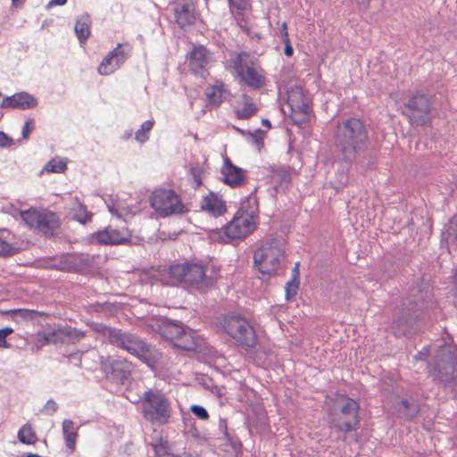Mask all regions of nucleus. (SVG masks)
<instances>
[{
  "label": "nucleus",
  "instance_id": "obj_1",
  "mask_svg": "<svg viewBox=\"0 0 457 457\" xmlns=\"http://www.w3.org/2000/svg\"><path fill=\"white\" fill-rule=\"evenodd\" d=\"M368 129L356 118H348L338 122L335 132L336 146L345 162L357 161L366 150Z\"/></svg>",
  "mask_w": 457,
  "mask_h": 457
},
{
  "label": "nucleus",
  "instance_id": "obj_2",
  "mask_svg": "<svg viewBox=\"0 0 457 457\" xmlns=\"http://www.w3.org/2000/svg\"><path fill=\"white\" fill-rule=\"evenodd\" d=\"M104 335L113 345L135 355L147 365L152 366L160 358V353L138 336L120 329L107 328Z\"/></svg>",
  "mask_w": 457,
  "mask_h": 457
},
{
  "label": "nucleus",
  "instance_id": "obj_3",
  "mask_svg": "<svg viewBox=\"0 0 457 457\" xmlns=\"http://www.w3.org/2000/svg\"><path fill=\"white\" fill-rule=\"evenodd\" d=\"M256 197L249 195L246 202H242L233 219L224 227V235L229 240H238L252 233L258 220Z\"/></svg>",
  "mask_w": 457,
  "mask_h": 457
},
{
  "label": "nucleus",
  "instance_id": "obj_4",
  "mask_svg": "<svg viewBox=\"0 0 457 457\" xmlns=\"http://www.w3.org/2000/svg\"><path fill=\"white\" fill-rule=\"evenodd\" d=\"M285 261V241L282 238H273L266 242L253 255L256 269L267 275L276 274L283 267Z\"/></svg>",
  "mask_w": 457,
  "mask_h": 457
},
{
  "label": "nucleus",
  "instance_id": "obj_5",
  "mask_svg": "<svg viewBox=\"0 0 457 457\" xmlns=\"http://www.w3.org/2000/svg\"><path fill=\"white\" fill-rule=\"evenodd\" d=\"M172 286L184 287H195L199 289L210 288L214 278L206 275L204 267L197 262H184L170 265Z\"/></svg>",
  "mask_w": 457,
  "mask_h": 457
},
{
  "label": "nucleus",
  "instance_id": "obj_6",
  "mask_svg": "<svg viewBox=\"0 0 457 457\" xmlns=\"http://www.w3.org/2000/svg\"><path fill=\"white\" fill-rule=\"evenodd\" d=\"M141 409L144 418L153 424L164 425L171 416L170 403L159 391H145L141 396Z\"/></svg>",
  "mask_w": 457,
  "mask_h": 457
},
{
  "label": "nucleus",
  "instance_id": "obj_7",
  "mask_svg": "<svg viewBox=\"0 0 457 457\" xmlns=\"http://www.w3.org/2000/svg\"><path fill=\"white\" fill-rule=\"evenodd\" d=\"M21 218L29 227L37 229L47 237L57 235L61 226L58 215L47 209L30 208L21 212Z\"/></svg>",
  "mask_w": 457,
  "mask_h": 457
},
{
  "label": "nucleus",
  "instance_id": "obj_8",
  "mask_svg": "<svg viewBox=\"0 0 457 457\" xmlns=\"http://www.w3.org/2000/svg\"><path fill=\"white\" fill-rule=\"evenodd\" d=\"M233 69L241 83L249 87L259 89L265 86V72L257 65L247 53L242 52L232 60Z\"/></svg>",
  "mask_w": 457,
  "mask_h": 457
},
{
  "label": "nucleus",
  "instance_id": "obj_9",
  "mask_svg": "<svg viewBox=\"0 0 457 457\" xmlns=\"http://www.w3.org/2000/svg\"><path fill=\"white\" fill-rule=\"evenodd\" d=\"M222 328L229 337L245 347L253 348L257 344L253 328L247 320L239 315L224 317Z\"/></svg>",
  "mask_w": 457,
  "mask_h": 457
},
{
  "label": "nucleus",
  "instance_id": "obj_10",
  "mask_svg": "<svg viewBox=\"0 0 457 457\" xmlns=\"http://www.w3.org/2000/svg\"><path fill=\"white\" fill-rule=\"evenodd\" d=\"M151 206L162 217L186 212L180 197L170 189H156L150 198Z\"/></svg>",
  "mask_w": 457,
  "mask_h": 457
},
{
  "label": "nucleus",
  "instance_id": "obj_11",
  "mask_svg": "<svg viewBox=\"0 0 457 457\" xmlns=\"http://www.w3.org/2000/svg\"><path fill=\"white\" fill-rule=\"evenodd\" d=\"M407 109L410 122L416 126H422L430 121L432 118V104L430 97L422 93L411 95L403 104Z\"/></svg>",
  "mask_w": 457,
  "mask_h": 457
},
{
  "label": "nucleus",
  "instance_id": "obj_12",
  "mask_svg": "<svg viewBox=\"0 0 457 457\" xmlns=\"http://www.w3.org/2000/svg\"><path fill=\"white\" fill-rule=\"evenodd\" d=\"M456 358L457 354L454 352L444 346L438 351L430 373L441 383L445 385L450 383L454 378Z\"/></svg>",
  "mask_w": 457,
  "mask_h": 457
},
{
  "label": "nucleus",
  "instance_id": "obj_13",
  "mask_svg": "<svg viewBox=\"0 0 457 457\" xmlns=\"http://www.w3.org/2000/svg\"><path fill=\"white\" fill-rule=\"evenodd\" d=\"M359 408V403L356 401L346 398L341 406L339 415L332 418V426L345 433L356 430L360 423Z\"/></svg>",
  "mask_w": 457,
  "mask_h": 457
},
{
  "label": "nucleus",
  "instance_id": "obj_14",
  "mask_svg": "<svg viewBox=\"0 0 457 457\" xmlns=\"http://www.w3.org/2000/svg\"><path fill=\"white\" fill-rule=\"evenodd\" d=\"M102 370L106 378L116 384H125L129 378L133 370V365L125 358L108 357L102 361Z\"/></svg>",
  "mask_w": 457,
  "mask_h": 457
},
{
  "label": "nucleus",
  "instance_id": "obj_15",
  "mask_svg": "<svg viewBox=\"0 0 457 457\" xmlns=\"http://www.w3.org/2000/svg\"><path fill=\"white\" fill-rule=\"evenodd\" d=\"M133 50L129 43L118 44L117 46L104 58L98 67L101 75H110L119 70L131 55Z\"/></svg>",
  "mask_w": 457,
  "mask_h": 457
},
{
  "label": "nucleus",
  "instance_id": "obj_16",
  "mask_svg": "<svg viewBox=\"0 0 457 457\" xmlns=\"http://www.w3.org/2000/svg\"><path fill=\"white\" fill-rule=\"evenodd\" d=\"M170 7L179 28L185 29L195 22L196 16L193 0H172Z\"/></svg>",
  "mask_w": 457,
  "mask_h": 457
},
{
  "label": "nucleus",
  "instance_id": "obj_17",
  "mask_svg": "<svg viewBox=\"0 0 457 457\" xmlns=\"http://www.w3.org/2000/svg\"><path fill=\"white\" fill-rule=\"evenodd\" d=\"M131 232L125 226L116 228L108 226L96 233V239L103 245H124L130 241Z\"/></svg>",
  "mask_w": 457,
  "mask_h": 457
},
{
  "label": "nucleus",
  "instance_id": "obj_18",
  "mask_svg": "<svg viewBox=\"0 0 457 457\" xmlns=\"http://www.w3.org/2000/svg\"><path fill=\"white\" fill-rule=\"evenodd\" d=\"M139 281L142 284L172 286L170 266L144 269L139 274Z\"/></svg>",
  "mask_w": 457,
  "mask_h": 457
},
{
  "label": "nucleus",
  "instance_id": "obj_19",
  "mask_svg": "<svg viewBox=\"0 0 457 457\" xmlns=\"http://www.w3.org/2000/svg\"><path fill=\"white\" fill-rule=\"evenodd\" d=\"M85 334L70 327L59 328L40 336L39 342L42 345L63 343L71 338H82Z\"/></svg>",
  "mask_w": 457,
  "mask_h": 457
},
{
  "label": "nucleus",
  "instance_id": "obj_20",
  "mask_svg": "<svg viewBox=\"0 0 457 457\" xmlns=\"http://www.w3.org/2000/svg\"><path fill=\"white\" fill-rule=\"evenodd\" d=\"M221 173L224 177V182L231 187L242 186L245 178V170L234 165L228 157L224 159Z\"/></svg>",
  "mask_w": 457,
  "mask_h": 457
},
{
  "label": "nucleus",
  "instance_id": "obj_21",
  "mask_svg": "<svg viewBox=\"0 0 457 457\" xmlns=\"http://www.w3.org/2000/svg\"><path fill=\"white\" fill-rule=\"evenodd\" d=\"M37 104V99L27 92H21L6 96L1 103L2 108L31 109Z\"/></svg>",
  "mask_w": 457,
  "mask_h": 457
},
{
  "label": "nucleus",
  "instance_id": "obj_22",
  "mask_svg": "<svg viewBox=\"0 0 457 457\" xmlns=\"http://www.w3.org/2000/svg\"><path fill=\"white\" fill-rule=\"evenodd\" d=\"M210 61V52L203 46H195L190 54L189 66L195 73L202 74L206 70Z\"/></svg>",
  "mask_w": 457,
  "mask_h": 457
},
{
  "label": "nucleus",
  "instance_id": "obj_23",
  "mask_svg": "<svg viewBox=\"0 0 457 457\" xmlns=\"http://www.w3.org/2000/svg\"><path fill=\"white\" fill-rule=\"evenodd\" d=\"M201 208L214 217L220 216L226 212L224 201L214 193H210L202 200Z\"/></svg>",
  "mask_w": 457,
  "mask_h": 457
},
{
  "label": "nucleus",
  "instance_id": "obj_24",
  "mask_svg": "<svg viewBox=\"0 0 457 457\" xmlns=\"http://www.w3.org/2000/svg\"><path fill=\"white\" fill-rule=\"evenodd\" d=\"M184 326L182 323L172 321L170 320H162L158 326L160 335L175 345L180 333L183 332Z\"/></svg>",
  "mask_w": 457,
  "mask_h": 457
},
{
  "label": "nucleus",
  "instance_id": "obj_25",
  "mask_svg": "<svg viewBox=\"0 0 457 457\" xmlns=\"http://www.w3.org/2000/svg\"><path fill=\"white\" fill-rule=\"evenodd\" d=\"M196 333L188 327L183 328V332L178 337L175 346L183 350L192 351L196 347Z\"/></svg>",
  "mask_w": 457,
  "mask_h": 457
},
{
  "label": "nucleus",
  "instance_id": "obj_26",
  "mask_svg": "<svg viewBox=\"0 0 457 457\" xmlns=\"http://www.w3.org/2000/svg\"><path fill=\"white\" fill-rule=\"evenodd\" d=\"M239 106L236 109L237 117L239 119H248L257 112V106L252 97L243 95L238 103Z\"/></svg>",
  "mask_w": 457,
  "mask_h": 457
},
{
  "label": "nucleus",
  "instance_id": "obj_27",
  "mask_svg": "<svg viewBox=\"0 0 457 457\" xmlns=\"http://www.w3.org/2000/svg\"><path fill=\"white\" fill-rule=\"evenodd\" d=\"M90 18L84 13L80 15L75 23L74 30L80 43H84L90 35Z\"/></svg>",
  "mask_w": 457,
  "mask_h": 457
},
{
  "label": "nucleus",
  "instance_id": "obj_28",
  "mask_svg": "<svg viewBox=\"0 0 457 457\" xmlns=\"http://www.w3.org/2000/svg\"><path fill=\"white\" fill-rule=\"evenodd\" d=\"M8 314L14 321L23 322L34 320L43 313L30 309H12L8 312Z\"/></svg>",
  "mask_w": 457,
  "mask_h": 457
},
{
  "label": "nucleus",
  "instance_id": "obj_29",
  "mask_svg": "<svg viewBox=\"0 0 457 457\" xmlns=\"http://www.w3.org/2000/svg\"><path fill=\"white\" fill-rule=\"evenodd\" d=\"M272 179L275 182V190H284L291 182L290 171L286 168H278L273 171Z\"/></svg>",
  "mask_w": 457,
  "mask_h": 457
},
{
  "label": "nucleus",
  "instance_id": "obj_30",
  "mask_svg": "<svg viewBox=\"0 0 457 457\" xmlns=\"http://www.w3.org/2000/svg\"><path fill=\"white\" fill-rule=\"evenodd\" d=\"M62 434L66 445L71 451L75 448L78 433L74 428V422L71 420H64L62 422Z\"/></svg>",
  "mask_w": 457,
  "mask_h": 457
},
{
  "label": "nucleus",
  "instance_id": "obj_31",
  "mask_svg": "<svg viewBox=\"0 0 457 457\" xmlns=\"http://www.w3.org/2000/svg\"><path fill=\"white\" fill-rule=\"evenodd\" d=\"M225 93L223 85L208 87L205 91L207 102L210 104L219 105L223 102Z\"/></svg>",
  "mask_w": 457,
  "mask_h": 457
},
{
  "label": "nucleus",
  "instance_id": "obj_32",
  "mask_svg": "<svg viewBox=\"0 0 457 457\" xmlns=\"http://www.w3.org/2000/svg\"><path fill=\"white\" fill-rule=\"evenodd\" d=\"M106 204L112 215L117 216L119 218L128 215L131 212L129 206L120 199H111V202H106Z\"/></svg>",
  "mask_w": 457,
  "mask_h": 457
},
{
  "label": "nucleus",
  "instance_id": "obj_33",
  "mask_svg": "<svg viewBox=\"0 0 457 457\" xmlns=\"http://www.w3.org/2000/svg\"><path fill=\"white\" fill-rule=\"evenodd\" d=\"M398 411L403 412L407 419H413L419 412V406L413 399H403L400 402Z\"/></svg>",
  "mask_w": 457,
  "mask_h": 457
},
{
  "label": "nucleus",
  "instance_id": "obj_34",
  "mask_svg": "<svg viewBox=\"0 0 457 457\" xmlns=\"http://www.w3.org/2000/svg\"><path fill=\"white\" fill-rule=\"evenodd\" d=\"M19 440L25 445L34 444L37 440L36 434L33 432L32 428L29 424H25L21 428L18 432Z\"/></svg>",
  "mask_w": 457,
  "mask_h": 457
},
{
  "label": "nucleus",
  "instance_id": "obj_35",
  "mask_svg": "<svg viewBox=\"0 0 457 457\" xmlns=\"http://www.w3.org/2000/svg\"><path fill=\"white\" fill-rule=\"evenodd\" d=\"M442 238L445 242L451 241L457 245V220H450L442 232Z\"/></svg>",
  "mask_w": 457,
  "mask_h": 457
},
{
  "label": "nucleus",
  "instance_id": "obj_36",
  "mask_svg": "<svg viewBox=\"0 0 457 457\" xmlns=\"http://www.w3.org/2000/svg\"><path fill=\"white\" fill-rule=\"evenodd\" d=\"M92 218V213L88 212L87 207L81 204H79L76 208L73 209V219L81 224L87 223Z\"/></svg>",
  "mask_w": 457,
  "mask_h": 457
},
{
  "label": "nucleus",
  "instance_id": "obj_37",
  "mask_svg": "<svg viewBox=\"0 0 457 457\" xmlns=\"http://www.w3.org/2000/svg\"><path fill=\"white\" fill-rule=\"evenodd\" d=\"M154 126V120H148L143 122L140 129L136 132L135 137L136 140L140 143H145L148 140V133L152 129Z\"/></svg>",
  "mask_w": 457,
  "mask_h": 457
},
{
  "label": "nucleus",
  "instance_id": "obj_38",
  "mask_svg": "<svg viewBox=\"0 0 457 457\" xmlns=\"http://www.w3.org/2000/svg\"><path fill=\"white\" fill-rule=\"evenodd\" d=\"M65 169L66 163L57 160H52L45 166V170L48 172H62Z\"/></svg>",
  "mask_w": 457,
  "mask_h": 457
},
{
  "label": "nucleus",
  "instance_id": "obj_39",
  "mask_svg": "<svg viewBox=\"0 0 457 457\" xmlns=\"http://www.w3.org/2000/svg\"><path fill=\"white\" fill-rule=\"evenodd\" d=\"M202 174L203 169L199 166H194L190 169V175L193 179L192 186L195 188H197L202 185Z\"/></svg>",
  "mask_w": 457,
  "mask_h": 457
},
{
  "label": "nucleus",
  "instance_id": "obj_40",
  "mask_svg": "<svg viewBox=\"0 0 457 457\" xmlns=\"http://www.w3.org/2000/svg\"><path fill=\"white\" fill-rule=\"evenodd\" d=\"M298 111H295L292 106V110L294 112L293 120L295 123H302L307 119V106L303 104L301 106H297Z\"/></svg>",
  "mask_w": 457,
  "mask_h": 457
},
{
  "label": "nucleus",
  "instance_id": "obj_41",
  "mask_svg": "<svg viewBox=\"0 0 457 457\" xmlns=\"http://www.w3.org/2000/svg\"><path fill=\"white\" fill-rule=\"evenodd\" d=\"M298 287L299 281H296L295 279H291L288 281L285 287L286 298L289 300L290 298L294 297L297 294Z\"/></svg>",
  "mask_w": 457,
  "mask_h": 457
},
{
  "label": "nucleus",
  "instance_id": "obj_42",
  "mask_svg": "<svg viewBox=\"0 0 457 457\" xmlns=\"http://www.w3.org/2000/svg\"><path fill=\"white\" fill-rule=\"evenodd\" d=\"M190 411L200 420H207L209 419L208 411L203 406L193 404L190 407Z\"/></svg>",
  "mask_w": 457,
  "mask_h": 457
},
{
  "label": "nucleus",
  "instance_id": "obj_43",
  "mask_svg": "<svg viewBox=\"0 0 457 457\" xmlns=\"http://www.w3.org/2000/svg\"><path fill=\"white\" fill-rule=\"evenodd\" d=\"M13 332L12 328H4L0 329V348H9L10 344L7 343L6 337Z\"/></svg>",
  "mask_w": 457,
  "mask_h": 457
},
{
  "label": "nucleus",
  "instance_id": "obj_44",
  "mask_svg": "<svg viewBox=\"0 0 457 457\" xmlns=\"http://www.w3.org/2000/svg\"><path fill=\"white\" fill-rule=\"evenodd\" d=\"M154 457H171L173 454H170L167 452V448L160 444L154 445Z\"/></svg>",
  "mask_w": 457,
  "mask_h": 457
},
{
  "label": "nucleus",
  "instance_id": "obj_45",
  "mask_svg": "<svg viewBox=\"0 0 457 457\" xmlns=\"http://www.w3.org/2000/svg\"><path fill=\"white\" fill-rule=\"evenodd\" d=\"M43 411L48 415H53L57 411V403L54 400H48Z\"/></svg>",
  "mask_w": 457,
  "mask_h": 457
},
{
  "label": "nucleus",
  "instance_id": "obj_46",
  "mask_svg": "<svg viewBox=\"0 0 457 457\" xmlns=\"http://www.w3.org/2000/svg\"><path fill=\"white\" fill-rule=\"evenodd\" d=\"M13 143V140L9 137L4 132L0 131V147H8L11 146Z\"/></svg>",
  "mask_w": 457,
  "mask_h": 457
},
{
  "label": "nucleus",
  "instance_id": "obj_47",
  "mask_svg": "<svg viewBox=\"0 0 457 457\" xmlns=\"http://www.w3.org/2000/svg\"><path fill=\"white\" fill-rule=\"evenodd\" d=\"M283 41L286 44L285 50H284L285 54L287 56H291L293 54L294 50H293L292 46L290 45V40L288 37L287 31H285Z\"/></svg>",
  "mask_w": 457,
  "mask_h": 457
},
{
  "label": "nucleus",
  "instance_id": "obj_48",
  "mask_svg": "<svg viewBox=\"0 0 457 457\" xmlns=\"http://www.w3.org/2000/svg\"><path fill=\"white\" fill-rule=\"evenodd\" d=\"M411 320V316L405 313H403L398 319L395 321V324L399 327H404L407 326L409 321Z\"/></svg>",
  "mask_w": 457,
  "mask_h": 457
},
{
  "label": "nucleus",
  "instance_id": "obj_49",
  "mask_svg": "<svg viewBox=\"0 0 457 457\" xmlns=\"http://www.w3.org/2000/svg\"><path fill=\"white\" fill-rule=\"evenodd\" d=\"M33 120H27L22 128V137L23 138H27L31 129H33Z\"/></svg>",
  "mask_w": 457,
  "mask_h": 457
},
{
  "label": "nucleus",
  "instance_id": "obj_50",
  "mask_svg": "<svg viewBox=\"0 0 457 457\" xmlns=\"http://www.w3.org/2000/svg\"><path fill=\"white\" fill-rule=\"evenodd\" d=\"M10 245L3 240H0V255H6L10 253Z\"/></svg>",
  "mask_w": 457,
  "mask_h": 457
},
{
  "label": "nucleus",
  "instance_id": "obj_51",
  "mask_svg": "<svg viewBox=\"0 0 457 457\" xmlns=\"http://www.w3.org/2000/svg\"><path fill=\"white\" fill-rule=\"evenodd\" d=\"M229 4L238 10L244 9L246 0H228Z\"/></svg>",
  "mask_w": 457,
  "mask_h": 457
},
{
  "label": "nucleus",
  "instance_id": "obj_52",
  "mask_svg": "<svg viewBox=\"0 0 457 457\" xmlns=\"http://www.w3.org/2000/svg\"><path fill=\"white\" fill-rule=\"evenodd\" d=\"M299 262H295V267L292 270V278L299 281Z\"/></svg>",
  "mask_w": 457,
  "mask_h": 457
},
{
  "label": "nucleus",
  "instance_id": "obj_53",
  "mask_svg": "<svg viewBox=\"0 0 457 457\" xmlns=\"http://www.w3.org/2000/svg\"><path fill=\"white\" fill-rule=\"evenodd\" d=\"M67 0H52L49 2L48 5H64L66 4Z\"/></svg>",
  "mask_w": 457,
  "mask_h": 457
},
{
  "label": "nucleus",
  "instance_id": "obj_54",
  "mask_svg": "<svg viewBox=\"0 0 457 457\" xmlns=\"http://www.w3.org/2000/svg\"><path fill=\"white\" fill-rule=\"evenodd\" d=\"M360 6L367 8L370 0H354Z\"/></svg>",
  "mask_w": 457,
  "mask_h": 457
},
{
  "label": "nucleus",
  "instance_id": "obj_55",
  "mask_svg": "<svg viewBox=\"0 0 457 457\" xmlns=\"http://www.w3.org/2000/svg\"><path fill=\"white\" fill-rule=\"evenodd\" d=\"M285 31H287V24L284 22L280 29L282 39L284 38Z\"/></svg>",
  "mask_w": 457,
  "mask_h": 457
},
{
  "label": "nucleus",
  "instance_id": "obj_56",
  "mask_svg": "<svg viewBox=\"0 0 457 457\" xmlns=\"http://www.w3.org/2000/svg\"><path fill=\"white\" fill-rule=\"evenodd\" d=\"M220 428H224V429H226L227 428L226 421L223 420H220Z\"/></svg>",
  "mask_w": 457,
  "mask_h": 457
},
{
  "label": "nucleus",
  "instance_id": "obj_57",
  "mask_svg": "<svg viewBox=\"0 0 457 457\" xmlns=\"http://www.w3.org/2000/svg\"><path fill=\"white\" fill-rule=\"evenodd\" d=\"M262 124L265 125V126L270 127V122L269 120H266V119L262 120Z\"/></svg>",
  "mask_w": 457,
  "mask_h": 457
},
{
  "label": "nucleus",
  "instance_id": "obj_58",
  "mask_svg": "<svg viewBox=\"0 0 457 457\" xmlns=\"http://www.w3.org/2000/svg\"><path fill=\"white\" fill-rule=\"evenodd\" d=\"M26 457H39L37 454L29 453Z\"/></svg>",
  "mask_w": 457,
  "mask_h": 457
},
{
  "label": "nucleus",
  "instance_id": "obj_59",
  "mask_svg": "<svg viewBox=\"0 0 457 457\" xmlns=\"http://www.w3.org/2000/svg\"><path fill=\"white\" fill-rule=\"evenodd\" d=\"M420 358L421 359L423 355H425L422 352L419 353Z\"/></svg>",
  "mask_w": 457,
  "mask_h": 457
},
{
  "label": "nucleus",
  "instance_id": "obj_60",
  "mask_svg": "<svg viewBox=\"0 0 457 457\" xmlns=\"http://www.w3.org/2000/svg\"><path fill=\"white\" fill-rule=\"evenodd\" d=\"M12 4L15 5L16 4V0H12Z\"/></svg>",
  "mask_w": 457,
  "mask_h": 457
}]
</instances>
